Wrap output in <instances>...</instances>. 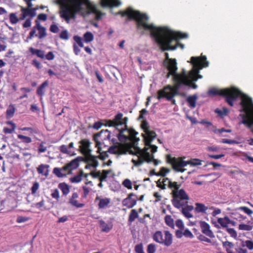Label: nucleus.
Listing matches in <instances>:
<instances>
[{
    "mask_svg": "<svg viewBox=\"0 0 253 253\" xmlns=\"http://www.w3.org/2000/svg\"><path fill=\"white\" fill-rule=\"evenodd\" d=\"M79 166V156L65 165L62 168H55L53 173L58 177L61 178L71 173L72 170L77 169Z\"/></svg>",
    "mask_w": 253,
    "mask_h": 253,
    "instance_id": "11",
    "label": "nucleus"
},
{
    "mask_svg": "<svg viewBox=\"0 0 253 253\" xmlns=\"http://www.w3.org/2000/svg\"><path fill=\"white\" fill-rule=\"evenodd\" d=\"M137 201V196L133 193H130L122 201V205L127 209H131L136 205Z\"/></svg>",
    "mask_w": 253,
    "mask_h": 253,
    "instance_id": "19",
    "label": "nucleus"
},
{
    "mask_svg": "<svg viewBox=\"0 0 253 253\" xmlns=\"http://www.w3.org/2000/svg\"><path fill=\"white\" fill-rule=\"evenodd\" d=\"M74 40H75L76 43L74 44V50L76 55H78L79 52V49L78 48V45L79 46V36L76 35L74 37Z\"/></svg>",
    "mask_w": 253,
    "mask_h": 253,
    "instance_id": "46",
    "label": "nucleus"
},
{
    "mask_svg": "<svg viewBox=\"0 0 253 253\" xmlns=\"http://www.w3.org/2000/svg\"><path fill=\"white\" fill-rule=\"evenodd\" d=\"M84 39L85 42H89L93 41L94 36L91 32H87L84 34Z\"/></svg>",
    "mask_w": 253,
    "mask_h": 253,
    "instance_id": "44",
    "label": "nucleus"
},
{
    "mask_svg": "<svg viewBox=\"0 0 253 253\" xmlns=\"http://www.w3.org/2000/svg\"><path fill=\"white\" fill-rule=\"evenodd\" d=\"M215 112L219 116L223 117L227 115L228 113V110L226 108H223L222 110L217 108L215 109Z\"/></svg>",
    "mask_w": 253,
    "mask_h": 253,
    "instance_id": "49",
    "label": "nucleus"
},
{
    "mask_svg": "<svg viewBox=\"0 0 253 253\" xmlns=\"http://www.w3.org/2000/svg\"><path fill=\"white\" fill-rule=\"evenodd\" d=\"M199 224L203 234L210 238L214 237V235L210 229V226L208 223L204 221H200Z\"/></svg>",
    "mask_w": 253,
    "mask_h": 253,
    "instance_id": "20",
    "label": "nucleus"
},
{
    "mask_svg": "<svg viewBox=\"0 0 253 253\" xmlns=\"http://www.w3.org/2000/svg\"><path fill=\"white\" fill-rule=\"evenodd\" d=\"M156 251V245L154 243L150 244L147 246V253H155Z\"/></svg>",
    "mask_w": 253,
    "mask_h": 253,
    "instance_id": "54",
    "label": "nucleus"
},
{
    "mask_svg": "<svg viewBox=\"0 0 253 253\" xmlns=\"http://www.w3.org/2000/svg\"><path fill=\"white\" fill-rule=\"evenodd\" d=\"M165 221L166 224L171 228H174V224L173 218L170 215H167L165 217Z\"/></svg>",
    "mask_w": 253,
    "mask_h": 253,
    "instance_id": "43",
    "label": "nucleus"
},
{
    "mask_svg": "<svg viewBox=\"0 0 253 253\" xmlns=\"http://www.w3.org/2000/svg\"><path fill=\"white\" fill-rule=\"evenodd\" d=\"M183 78L184 85L191 86L194 89H196L197 88V85L195 83L190 81L188 77L185 74H184Z\"/></svg>",
    "mask_w": 253,
    "mask_h": 253,
    "instance_id": "39",
    "label": "nucleus"
},
{
    "mask_svg": "<svg viewBox=\"0 0 253 253\" xmlns=\"http://www.w3.org/2000/svg\"><path fill=\"white\" fill-rule=\"evenodd\" d=\"M95 168H96L89 169L90 170V172L88 173H84L83 170L80 169V181L82 179H84V180H85L84 183L86 185H87L88 184H91L92 183L91 181L88 180V179H87L88 176L89 175H91L94 178H99V180H100V177L101 176V174L102 171H101L100 170L94 171L91 170V169H94Z\"/></svg>",
    "mask_w": 253,
    "mask_h": 253,
    "instance_id": "18",
    "label": "nucleus"
},
{
    "mask_svg": "<svg viewBox=\"0 0 253 253\" xmlns=\"http://www.w3.org/2000/svg\"><path fill=\"white\" fill-rule=\"evenodd\" d=\"M242 110L246 114H240L242 120L240 124H243L248 128H251L253 126V102L252 99L248 96L244 95L241 102Z\"/></svg>",
    "mask_w": 253,
    "mask_h": 253,
    "instance_id": "6",
    "label": "nucleus"
},
{
    "mask_svg": "<svg viewBox=\"0 0 253 253\" xmlns=\"http://www.w3.org/2000/svg\"><path fill=\"white\" fill-rule=\"evenodd\" d=\"M29 220V218L25 216H19L16 219V222L18 223L25 222Z\"/></svg>",
    "mask_w": 253,
    "mask_h": 253,
    "instance_id": "63",
    "label": "nucleus"
},
{
    "mask_svg": "<svg viewBox=\"0 0 253 253\" xmlns=\"http://www.w3.org/2000/svg\"><path fill=\"white\" fill-rule=\"evenodd\" d=\"M170 170L165 167H162L158 172V176L165 177L167 173H169Z\"/></svg>",
    "mask_w": 253,
    "mask_h": 253,
    "instance_id": "53",
    "label": "nucleus"
},
{
    "mask_svg": "<svg viewBox=\"0 0 253 253\" xmlns=\"http://www.w3.org/2000/svg\"><path fill=\"white\" fill-rule=\"evenodd\" d=\"M90 145V142L88 139H84L80 141V153L83 155V157L80 156V162L83 161L86 164L85 169L95 168L98 165L97 157L91 154Z\"/></svg>",
    "mask_w": 253,
    "mask_h": 253,
    "instance_id": "5",
    "label": "nucleus"
},
{
    "mask_svg": "<svg viewBox=\"0 0 253 253\" xmlns=\"http://www.w3.org/2000/svg\"><path fill=\"white\" fill-rule=\"evenodd\" d=\"M48 85V82L47 81H44L42 84L40 85L37 88L36 93L38 95L42 97L45 94L44 88Z\"/></svg>",
    "mask_w": 253,
    "mask_h": 253,
    "instance_id": "33",
    "label": "nucleus"
},
{
    "mask_svg": "<svg viewBox=\"0 0 253 253\" xmlns=\"http://www.w3.org/2000/svg\"><path fill=\"white\" fill-rule=\"evenodd\" d=\"M47 16L46 14H39L37 17V19L35 20V24H37V22L40 23V21H45L47 20Z\"/></svg>",
    "mask_w": 253,
    "mask_h": 253,
    "instance_id": "51",
    "label": "nucleus"
},
{
    "mask_svg": "<svg viewBox=\"0 0 253 253\" xmlns=\"http://www.w3.org/2000/svg\"><path fill=\"white\" fill-rule=\"evenodd\" d=\"M95 15L94 19L99 21L105 13L98 10L95 4H93L89 0H80V15L84 16L90 14Z\"/></svg>",
    "mask_w": 253,
    "mask_h": 253,
    "instance_id": "9",
    "label": "nucleus"
},
{
    "mask_svg": "<svg viewBox=\"0 0 253 253\" xmlns=\"http://www.w3.org/2000/svg\"><path fill=\"white\" fill-rule=\"evenodd\" d=\"M121 4L120 0H100V5L102 7H117Z\"/></svg>",
    "mask_w": 253,
    "mask_h": 253,
    "instance_id": "23",
    "label": "nucleus"
},
{
    "mask_svg": "<svg viewBox=\"0 0 253 253\" xmlns=\"http://www.w3.org/2000/svg\"><path fill=\"white\" fill-rule=\"evenodd\" d=\"M217 222L223 228H227L228 224L230 222L229 217L225 216L224 218H219L217 219Z\"/></svg>",
    "mask_w": 253,
    "mask_h": 253,
    "instance_id": "38",
    "label": "nucleus"
},
{
    "mask_svg": "<svg viewBox=\"0 0 253 253\" xmlns=\"http://www.w3.org/2000/svg\"><path fill=\"white\" fill-rule=\"evenodd\" d=\"M209 92V94L211 95H219L225 97L226 102L230 106H233L234 102L239 96H241V99L243 96H247L246 94H242L239 89L234 87L225 88L223 89H218L216 88H213L210 89ZM241 101H242V100ZM241 102H240V103Z\"/></svg>",
    "mask_w": 253,
    "mask_h": 253,
    "instance_id": "7",
    "label": "nucleus"
},
{
    "mask_svg": "<svg viewBox=\"0 0 253 253\" xmlns=\"http://www.w3.org/2000/svg\"><path fill=\"white\" fill-rule=\"evenodd\" d=\"M138 217V213L137 211L135 209H133L131 211L129 216L128 221L130 223H132L135 220V219Z\"/></svg>",
    "mask_w": 253,
    "mask_h": 253,
    "instance_id": "42",
    "label": "nucleus"
},
{
    "mask_svg": "<svg viewBox=\"0 0 253 253\" xmlns=\"http://www.w3.org/2000/svg\"><path fill=\"white\" fill-rule=\"evenodd\" d=\"M29 51L32 55H36L38 57L43 59L45 56L44 51L41 49L34 48L33 47L29 48Z\"/></svg>",
    "mask_w": 253,
    "mask_h": 253,
    "instance_id": "29",
    "label": "nucleus"
},
{
    "mask_svg": "<svg viewBox=\"0 0 253 253\" xmlns=\"http://www.w3.org/2000/svg\"><path fill=\"white\" fill-rule=\"evenodd\" d=\"M39 183L38 182H35L34 183L32 187H31V193L32 195L36 194L37 191L39 188Z\"/></svg>",
    "mask_w": 253,
    "mask_h": 253,
    "instance_id": "61",
    "label": "nucleus"
},
{
    "mask_svg": "<svg viewBox=\"0 0 253 253\" xmlns=\"http://www.w3.org/2000/svg\"><path fill=\"white\" fill-rule=\"evenodd\" d=\"M108 151L110 153L113 154H126V150L125 147V145L111 146L109 148Z\"/></svg>",
    "mask_w": 253,
    "mask_h": 253,
    "instance_id": "22",
    "label": "nucleus"
},
{
    "mask_svg": "<svg viewBox=\"0 0 253 253\" xmlns=\"http://www.w3.org/2000/svg\"><path fill=\"white\" fill-rule=\"evenodd\" d=\"M51 196L53 198L58 200L59 199V192L58 190L57 189H54L51 194Z\"/></svg>",
    "mask_w": 253,
    "mask_h": 253,
    "instance_id": "64",
    "label": "nucleus"
},
{
    "mask_svg": "<svg viewBox=\"0 0 253 253\" xmlns=\"http://www.w3.org/2000/svg\"><path fill=\"white\" fill-rule=\"evenodd\" d=\"M164 66L169 71L166 76L167 78H169L170 76L174 77L177 75H184V74H177L178 68L177 67V62L175 59L170 60L167 62H163Z\"/></svg>",
    "mask_w": 253,
    "mask_h": 253,
    "instance_id": "17",
    "label": "nucleus"
},
{
    "mask_svg": "<svg viewBox=\"0 0 253 253\" xmlns=\"http://www.w3.org/2000/svg\"><path fill=\"white\" fill-rule=\"evenodd\" d=\"M136 145L137 144H136L135 142H133V148L134 150L131 149V147L127 146L126 145H125V147L126 150V154L128 152L130 155L137 156L138 160H135L134 159H132L131 162L133 163L134 166L139 167L143 164V160H142L144 156L146 151L148 150V148L147 147H144L143 149H141L139 147L137 146Z\"/></svg>",
    "mask_w": 253,
    "mask_h": 253,
    "instance_id": "12",
    "label": "nucleus"
},
{
    "mask_svg": "<svg viewBox=\"0 0 253 253\" xmlns=\"http://www.w3.org/2000/svg\"><path fill=\"white\" fill-rule=\"evenodd\" d=\"M60 151L64 154H67L71 156L73 155L74 154L72 153V152L69 149L67 146L65 145H62L59 148Z\"/></svg>",
    "mask_w": 253,
    "mask_h": 253,
    "instance_id": "48",
    "label": "nucleus"
},
{
    "mask_svg": "<svg viewBox=\"0 0 253 253\" xmlns=\"http://www.w3.org/2000/svg\"><path fill=\"white\" fill-rule=\"evenodd\" d=\"M239 229L244 231H251L252 230V226L249 224H240L239 225Z\"/></svg>",
    "mask_w": 253,
    "mask_h": 253,
    "instance_id": "56",
    "label": "nucleus"
},
{
    "mask_svg": "<svg viewBox=\"0 0 253 253\" xmlns=\"http://www.w3.org/2000/svg\"><path fill=\"white\" fill-rule=\"evenodd\" d=\"M239 210L243 211L245 213L248 215L251 216L253 213V211L247 207L242 206L237 209Z\"/></svg>",
    "mask_w": 253,
    "mask_h": 253,
    "instance_id": "55",
    "label": "nucleus"
},
{
    "mask_svg": "<svg viewBox=\"0 0 253 253\" xmlns=\"http://www.w3.org/2000/svg\"><path fill=\"white\" fill-rule=\"evenodd\" d=\"M191 63L193 65V70L190 73V75L193 78V80L196 81L198 79L202 78V76L199 74V71L203 68L209 66V62L207 60L205 55L191 58Z\"/></svg>",
    "mask_w": 253,
    "mask_h": 253,
    "instance_id": "10",
    "label": "nucleus"
},
{
    "mask_svg": "<svg viewBox=\"0 0 253 253\" xmlns=\"http://www.w3.org/2000/svg\"><path fill=\"white\" fill-rule=\"evenodd\" d=\"M183 75H177L172 77V80L174 83L173 86L167 85L162 89L158 91L157 98L160 99L166 98L167 100H171L175 95H178V91L182 85H184Z\"/></svg>",
    "mask_w": 253,
    "mask_h": 253,
    "instance_id": "4",
    "label": "nucleus"
},
{
    "mask_svg": "<svg viewBox=\"0 0 253 253\" xmlns=\"http://www.w3.org/2000/svg\"><path fill=\"white\" fill-rule=\"evenodd\" d=\"M117 14L122 17L126 16L129 20H135L137 30L141 35L144 34V31H150L151 37L163 51L175 50L179 40L188 37L186 33L174 32L166 27H156L153 23H148L149 17L146 13L134 10L130 7L125 11H119Z\"/></svg>",
    "mask_w": 253,
    "mask_h": 253,
    "instance_id": "1",
    "label": "nucleus"
},
{
    "mask_svg": "<svg viewBox=\"0 0 253 253\" xmlns=\"http://www.w3.org/2000/svg\"><path fill=\"white\" fill-rule=\"evenodd\" d=\"M125 131H127L128 133V135H126L127 136V139H128L129 137L130 139H131L132 141H133L135 143H137V142L139 140V138L136 137V135L138 134V132H136L133 128H128L127 126L126 129L124 132Z\"/></svg>",
    "mask_w": 253,
    "mask_h": 253,
    "instance_id": "27",
    "label": "nucleus"
},
{
    "mask_svg": "<svg viewBox=\"0 0 253 253\" xmlns=\"http://www.w3.org/2000/svg\"><path fill=\"white\" fill-rule=\"evenodd\" d=\"M30 8L31 7H21V11L22 12L20 17V20H24L26 17L30 16Z\"/></svg>",
    "mask_w": 253,
    "mask_h": 253,
    "instance_id": "40",
    "label": "nucleus"
},
{
    "mask_svg": "<svg viewBox=\"0 0 253 253\" xmlns=\"http://www.w3.org/2000/svg\"><path fill=\"white\" fill-rule=\"evenodd\" d=\"M99 224L101 231L103 232H109L113 227V223L110 221L106 222L103 220H100L99 221Z\"/></svg>",
    "mask_w": 253,
    "mask_h": 253,
    "instance_id": "24",
    "label": "nucleus"
},
{
    "mask_svg": "<svg viewBox=\"0 0 253 253\" xmlns=\"http://www.w3.org/2000/svg\"><path fill=\"white\" fill-rule=\"evenodd\" d=\"M134 251L136 253H145L143 250L142 243L137 244L135 246Z\"/></svg>",
    "mask_w": 253,
    "mask_h": 253,
    "instance_id": "58",
    "label": "nucleus"
},
{
    "mask_svg": "<svg viewBox=\"0 0 253 253\" xmlns=\"http://www.w3.org/2000/svg\"><path fill=\"white\" fill-rule=\"evenodd\" d=\"M153 196L155 198L154 202L157 203L162 200V196L158 192H155L153 193Z\"/></svg>",
    "mask_w": 253,
    "mask_h": 253,
    "instance_id": "62",
    "label": "nucleus"
},
{
    "mask_svg": "<svg viewBox=\"0 0 253 253\" xmlns=\"http://www.w3.org/2000/svg\"><path fill=\"white\" fill-rule=\"evenodd\" d=\"M142 160H143V163L144 162H147L148 163H149L151 162H153L154 163V165L155 166H157L160 162L158 160L155 159L154 158L153 155L150 154L148 152V150L146 151L144 156Z\"/></svg>",
    "mask_w": 253,
    "mask_h": 253,
    "instance_id": "28",
    "label": "nucleus"
},
{
    "mask_svg": "<svg viewBox=\"0 0 253 253\" xmlns=\"http://www.w3.org/2000/svg\"><path fill=\"white\" fill-rule=\"evenodd\" d=\"M6 124L10 125L11 127L8 128L7 127H4L2 130L3 132L6 134H11L16 129V126L15 124L12 122V121H7L6 122Z\"/></svg>",
    "mask_w": 253,
    "mask_h": 253,
    "instance_id": "36",
    "label": "nucleus"
},
{
    "mask_svg": "<svg viewBox=\"0 0 253 253\" xmlns=\"http://www.w3.org/2000/svg\"><path fill=\"white\" fill-rule=\"evenodd\" d=\"M58 188L61 190L64 195H67L70 192L69 186L64 182L59 183Z\"/></svg>",
    "mask_w": 253,
    "mask_h": 253,
    "instance_id": "41",
    "label": "nucleus"
},
{
    "mask_svg": "<svg viewBox=\"0 0 253 253\" xmlns=\"http://www.w3.org/2000/svg\"><path fill=\"white\" fill-rule=\"evenodd\" d=\"M123 114L121 113H118L114 117V119L105 120L104 126H113L119 131L118 138L120 140H126L127 136L124 133V131L126 129L127 122L128 121L127 117L123 118Z\"/></svg>",
    "mask_w": 253,
    "mask_h": 253,
    "instance_id": "8",
    "label": "nucleus"
},
{
    "mask_svg": "<svg viewBox=\"0 0 253 253\" xmlns=\"http://www.w3.org/2000/svg\"><path fill=\"white\" fill-rule=\"evenodd\" d=\"M226 231L230 234V235L235 238L236 239L237 237V234L236 231L234 228H227Z\"/></svg>",
    "mask_w": 253,
    "mask_h": 253,
    "instance_id": "57",
    "label": "nucleus"
},
{
    "mask_svg": "<svg viewBox=\"0 0 253 253\" xmlns=\"http://www.w3.org/2000/svg\"><path fill=\"white\" fill-rule=\"evenodd\" d=\"M9 20L10 22L12 24H15L19 21V19L16 16V13H11L9 14Z\"/></svg>",
    "mask_w": 253,
    "mask_h": 253,
    "instance_id": "50",
    "label": "nucleus"
},
{
    "mask_svg": "<svg viewBox=\"0 0 253 253\" xmlns=\"http://www.w3.org/2000/svg\"><path fill=\"white\" fill-rule=\"evenodd\" d=\"M183 158L179 157L176 158L172 157L170 154L167 155L166 161L168 163L171 165L172 169L176 171L183 172L185 169L183 168L188 165L187 161L183 160Z\"/></svg>",
    "mask_w": 253,
    "mask_h": 253,
    "instance_id": "14",
    "label": "nucleus"
},
{
    "mask_svg": "<svg viewBox=\"0 0 253 253\" xmlns=\"http://www.w3.org/2000/svg\"><path fill=\"white\" fill-rule=\"evenodd\" d=\"M146 136L144 134H142L144 138V143L145 145H149L151 143L152 140L156 137L157 134L153 130H150L149 129L146 132H145Z\"/></svg>",
    "mask_w": 253,
    "mask_h": 253,
    "instance_id": "21",
    "label": "nucleus"
},
{
    "mask_svg": "<svg viewBox=\"0 0 253 253\" xmlns=\"http://www.w3.org/2000/svg\"><path fill=\"white\" fill-rule=\"evenodd\" d=\"M16 108L13 104H10L6 111L5 117L7 119H10L12 118L15 113Z\"/></svg>",
    "mask_w": 253,
    "mask_h": 253,
    "instance_id": "32",
    "label": "nucleus"
},
{
    "mask_svg": "<svg viewBox=\"0 0 253 253\" xmlns=\"http://www.w3.org/2000/svg\"><path fill=\"white\" fill-rule=\"evenodd\" d=\"M95 202L99 201L98 204V209H102L106 208L110 203V199L108 198H101L99 196H97L95 199Z\"/></svg>",
    "mask_w": 253,
    "mask_h": 253,
    "instance_id": "26",
    "label": "nucleus"
},
{
    "mask_svg": "<svg viewBox=\"0 0 253 253\" xmlns=\"http://www.w3.org/2000/svg\"><path fill=\"white\" fill-rule=\"evenodd\" d=\"M123 184L125 187L127 188L128 189H131L132 188V183L131 181L128 179H126L125 180H124L123 182Z\"/></svg>",
    "mask_w": 253,
    "mask_h": 253,
    "instance_id": "60",
    "label": "nucleus"
},
{
    "mask_svg": "<svg viewBox=\"0 0 253 253\" xmlns=\"http://www.w3.org/2000/svg\"><path fill=\"white\" fill-rule=\"evenodd\" d=\"M111 137V132L108 129H102L99 132L93 135V140L95 142V146L98 148V152L101 150V146L105 140H109Z\"/></svg>",
    "mask_w": 253,
    "mask_h": 253,
    "instance_id": "16",
    "label": "nucleus"
},
{
    "mask_svg": "<svg viewBox=\"0 0 253 253\" xmlns=\"http://www.w3.org/2000/svg\"><path fill=\"white\" fill-rule=\"evenodd\" d=\"M197 96L196 94L190 95L186 98V101L188 103V106L190 108H194L196 106V102L197 100Z\"/></svg>",
    "mask_w": 253,
    "mask_h": 253,
    "instance_id": "30",
    "label": "nucleus"
},
{
    "mask_svg": "<svg viewBox=\"0 0 253 253\" xmlns=\"http://www.w3.org/2000/svg\"><path fill=\"white\" fill-rule=\"evenodd\" d=\"M48 165L41 164L37 168V171L39 174L47 176L48 175Z\"/></svg>",
    "mask_w": 253,
    "mask_h": 253,
    "instance_id": "31",
    "label": "nucleus"
},
{
    "mask_svg": "<svg viewBox=\"0 0 253 253\" xmlns=\"http://www.w3.org/2000/svg\"><path fill=\"white\" fill-rule=\"evenodd\" d=\"M188 200H187L186 201L187 203L185 205L181 207L182 210L181 212L182 214L187 218H190L193 217V215L190 213V211H192L194 207L193 206L191 205H188ZM181 209V208H180Z\"/></svg>",
    "mask_w": 253,
    "mask_h": 253,
    "instance_id": "25",
    "label": "nucleus"
},
{
    "mask_svg": "<svg viewBox=\"0 0 253 253\" xmlns=\"http://www.w3.org/2000/svg\"><path fill=\"white\" fill-rule=\"evenodd\" d=\"M47 36L45 27L42 26L40 23L37 22V24L33 27L27 37V39L31 40L34 36L39 39H42Z\"/></svg>",
    "mask_w": 253,
    "mask_h": 253,
    "instance_id": "15",
    "label": "nucleus"
},
{
    "mask_svg": "<svg viewBox=\"0 0 253 253\" xmlns=\"http://www.w3.org/2000/svg\"><path fill=\"white\" fill-rule=\"evenodd\" d=\"M153 240L160 244L166 247H169L172 244V235L168 230L163 233L161 231H156L152 235Z\"/></svg>",
    "mask_w": 253,
    "mask_h": 253,
    "instance_id": "13",
    "label": "nucleus"
},
{
    "mask_svg": "<svg viewBox=\"0 0 253 253\" xmlns=\"http://www.w3.org/2000/svg\"><path fill=\"white\" fill-rule=\"evenodd\" d=\"M188 165L191 166H199L202 164V161L197 159H191L187 161Z\"/></svg>",
    "mask_w": 253,
    "mask_h": 253,
    "instance_id": "52",
    "label": "nucleus"
},
{
    "mask_svg": "<svg viewBox=\"0 0 253 253\" xmlns=\"http://www.w3.org/2000/svg\"><path fill=\"white\" fill-rule=\"evenodd\" d=\"M112 171V169L108 170H103L101 172V176L100 177V181L103 182L106 180L108 174L111 173Z\"/></svg>",
    "mask_w": 253,
    "mask_h": 253,
    "instance_id": "45",
    "label": "nucleus"
},
{
    "mask_svg": "<svg viewBox=\"0 0 253 253\" xmlns=\"http://www.w3.org/2000/svg\"><path fill=\"white\" fill-rule=\"evenodd\" d=\"M54 2L59 5L60 16L67 23L76 19L79 12V0H55Z\"/></svg>",
    "mask_w": 253,
    "mask_h": 253,
    "instance_id": "3",
    "label": "nucleus"
},
{
    "mask_svg": "<svg viewBox=\"0 0 253 253\" xmlns=\"http://www.w3.org/2000/svg\"><path fill=\"white\" fill-rule=\"evenodd\" d=\"M168 181V187L171 190V195L172 197L171 203L173 206L178 209L182 207L189 200V197L183 189H179L181 184L177 182L172 181L168 177L163 179L162 183H166Z\"/></svg>",
    "mask_w": 253,
    "mask_h": 253,
    "instance_id": "2",
    "label": "nucleus"
},
{
    "mask_svg": "<svg viewBox=\"0 0 253 253\" xmlns=\"http://www.w3.org/2000/svg\"><path fill=\"white\" fill-rule=\"evenodd\" d=\"M222 247L225 250L226 253H235L233 249L234 245L232 242L226 241L222 242Z\"/></svg>",
    "mask_w": 253,
    "mask_h": 253,
    "instance_id": "34",
    "label": "nucleus"
},
{
    "mask_svg": "<svg viewBox=\"0 0 253 253\" xmlns=\"http://www.w3.org/2000/svg\"><path fill=\"white\" fill-rule=\"evenodd\" d=\"M196 207L195 208V211L198 213H204L206 212V211L208 210V207L206 206L204 204L199 203H196L195 204Z\"/></svg>",
    "mask_w": 253,
    "mask_h": 253,
    "instance_id": "37",
    "label": "nucleus"
},
{
    "mask_svg": "<svg viewBox=\"0 0 253 253\" xmlns=\"http://www.w3.org/2000/svg\"><path fill=\"white\" fill-rule=\"evenodd\" d=\"M17 138L19 139H20L22 142L25 143H30L32 141L31 137L22 134H18L17 135Z\"/></svg>",
    "mask_w": 253,
    "mask_h": 253,
    "instance_id": "47",
    "label": "nucleus"
},
{
    "mask_svg": "<svg viewBox=\"0 0 253 253\" xmlns=\"http://www.w3.org/2000/svg\"><path fill=\"white\" fill-rule=\"evenodd\" d=\"M141 127L143 130V131L146 132V131L149 129V126L146 120H143L141 124Z\"/></svg>",
    "mask_w": 253,
    "mask_h": 253,
    "instance_id": "59",
    "label": "nucleus"
},
{
    "mask_svg": "<svg viewBox=\"0 0 253 253\" xmlns=\"http://www.w3.org/2000/svg\"><path fill=\"white\" fill-rule=\"evenodd\" d=\"M79 197L78 194L77 192L73 193L72 196L69 199V203L74 207L77 208H79V202L78 199Z\"/></svg>",
    "mask_w": 253,
    "mask_h": 253,
    "instance_id": "35",
    "label": "nucleus"
}]
</instances>
